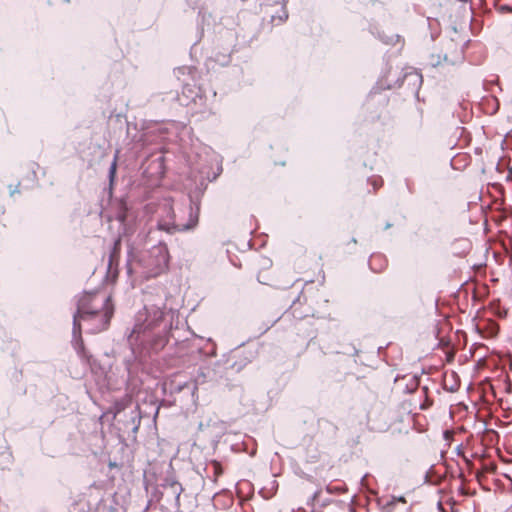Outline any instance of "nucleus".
Instances as JSON below:
<instances>
[{"label":"nucleus","instance_id":"nucleus-13","mask_svg":"<svg viewBox=\"0 0 512 512\" xmlns=\"http://www.w3.org/2000/svg\"><path fill=\"white\" fill-rule=\"evenodd\" d=\"M431 64H432V66H437V65L440 64V62L439 61H436V62L432 61Z\"/></svg>","mask_w":512,"mask_h":512},{"label":"nucleus","instance_id":"nucleus-6","mask_svg":"<svg viewBox=\"0 0 512 512\" xmlns=\"http://www.w3.org/2000/svg\"><path fill=\"white\" fill-rule=\"evenodd\" d=\"M164 488L166 490H168L175 498V501L178 503L179 502V498H180V495L182 493V486L174 481V480H169L167 479L166 480V483L164 485Z\"/></svg>","mask_w":512,"mask_h":512},{"label":"nucleus","instance_id":"nucleus-1","mask_svg":"<svg viewBox=\"0 0 512 512\" xmlns=\"http://www.w3.org/2000/svg\"><path fill=\"white\" fill-rule=\"evenodd\" d=\"M174 315V311L166 309L164 300L159 299L155 303H150L146 299L143 308L134 317L132 328L126 332L127 342L133 354L142 356L164 348L172 329Z\"/></svg>","mask_w":512,"mask_h":512},{"label":"nucleus","instance_id":"nucleus-7","mask_svg":"<svg viewBox=\"0 0 512 512\" xmlns=\"http://www.w3.org/2000/svg\"><path fill=\"white\" fill-rule=\"evenodd\" d=\"M116 158H117V155L115 156L114 161L112 162V164L109 168V178H110L111 182L113 181L115 174H116V168H117Z\"/></svg>","mask_w":512,"mask_h":512},{"label":"nucleus","instance_id":"nucleus-2","mask_svg":"<svg viewBox=\"0 0 512 512\" xmlns=\"http://www.w3.org/2000/svg\"><path fill=\"white\" fill-rule=\"evenodd\" d=\"M114 313L111 296L105 291L84 292L77 301V311L73 315V347L77 354L85 358L86 353L81 338V329L89 333L105 330Z\"/></svg>","mask_w":512,"mask_h":512},{"label":"nucleus","instance_id":"nucleus-3","mask_svg":"<svg viewBox=\"0 0 512 512\" xmlns=\"http://www.w3.org/2000/svg\"><path fill=\"white\" fill-rule=\"evenodd\" d=\"M168 262V248L163 242L141 252L138 257V263L144 269L147 277H156L163 273L168 267Z\"/></svg>","mask_w":512,"mask_h":512},{"label":"nucleus","instance_id":"nucleus-12","mask_svg":"<svg viewBox=\"0 0 512 512\" xmlns=\"http://www.w3.org/2000/svg\"><path fill=\"white\" fill-rule=\"evenodd\" d=\"M439 344H440V345H448V344H449V342H448V341H445L444 339H441Z\"/></svg>","mask_w":512,"mask_h":512},{"label":"nucleus","instance_id":"nucleus-9","mask_svg":"<svg viewBox=\"0 0 512 512\" xmlns=\"http://www.w3.org/2000/svg\"><path fill=\"white\" fill-rule=\"evenodd\" d=\"M489 324H490L489 335L493 336L497 332V326L493 322H491V321H489Z\"/></svg>","mask_w":512,"mask_h":512},{"label":"nucleus","instance_id":"nucleus-19","mask_svg":"<svg viewBox=\"0 0 512 512\" xmlns=\"http://www.w3.org/2000/svg\"><path fill=\"white\" fill-rule=\"evenodd\" d=\"M480 365V360H477L476 361V366H479Z\"/></svg>","mask_w":512,"mask_h":512},{"label":"nucleus","instance_id":"nucleus-5","mask_svg":"<svg viewBox=\"0 0 512 512\" xmlns=\"http://www.w3.org/2000/svg\"><path fill=\"white\" fill-rule=\"evenodd\" d=\"M407 85L412 91L417 94L420 86L422 85V75L416 70L410 68L405 72L403 80L399 83V86Z\"/></svg>","mask_w":512,"mask_h":512},{"label":"nucleus","instance_id":"nucleus-14","mask_svg":"<svg viewBox=\"0 0 512 512\" xmlns=\"http://www.w3.org/2000/svg\"><path fill=\"white\" fill-rule=\"evenodd\" d=\"M372 184H373L374 189H376V188H377V180H374V181L372 182Z\"/></svg>","mask_w":512,"mask_h":512},{"label":"nucleus","instance_id":"nucleus-18","mask_svg":"<svg viewBox=\"0 0 512 512\" xmlns=\"http://www.w3.org/2000/svg\"><path fill=\"white\" fill-rule=\"evenodd\" d=\"M15 192H16V189L15 190H11L10 194L13 195Z\"/></svg>","mask_w":512,"mask_h":512},{"label":"nucleus","instance_id":"nucleus-4","mask_svg":"<svg viewBox=\"0 0 512 512\" xmlns=\"http://www.w3.org/2000/svg\"><path fill=\"white\" fill-rule=\"evenodd\" d=\"M165 210H167V217H163L158 221L157 227L159 230L165 231L169 234L175 232H183L194 229L198 224V215H199V205L195 204L193 206L192 201H190L189 211H188V221L180 222L176 220L174 215V211L170 205V203L164 204Z\"/></svg>","mask_w":512,"mask_h":512},{"label":"nucleus","instance_id":"nucleus-11","mask_svg":"<svg viewBox=\"0 0 512 512\" xmlns=\"http://www.w3.org/2000/svg\"><path fill=\"white\" fill-rule=\"evenodd\" d=\"M475 477L478 481H480V470L475 471Z\"/></svg>","mask_w":512,"mask_h":512},{"label":"nucleus","instance_id":"nucleus-10","mask_svg":"<svg viewBox=\"0 0 512 512\" xmlns=\"http://www.w3.org/2000/svg\"><path fill=\"white\" fill-rule=\"evenodd\" d=\"M288 18V14L286 11H283V14L279 16V20L281 22L285 21Z\"/></svg>","mask_w":512,"mask_h":512},{"label":"nucleus","instance_id":"nucleus-17","mask_svg":"<svg viewBox=\"0 0 512 512\" xmlns=\"http://www.w3.org/2000/svg\"><path fill=\"white\" fill-rule=\"evenodd\" d=\"M395 38H396V41H397V42H399V41H400V36H399V35H396V36H395Z\"/></svg>","mask_w":512,"mask_h":512},{"label":"nucleus","instance_id":"nucleus-15","mask_svg":"<svg viewBox=\"0 0 512 512\" xmlns=\"http://www.w3.org/2000/svg\"><path fill=\"white\" fill-rule=\"evenodd\" d=\"M397 500H398V501H401V502H405L404 497H399Z\"/></svg>","mask_w":512,"mask_h":512},{"label":"nucleus","instance_id":"nucleus-8","mask_svg":"<svg viewBox=\"0 0 512 512\" xmlns=\"http://www.w3.org/2000/svg\"><path fill=\"white\" fill-rule=\"evenodd\" d=\"M463 59L462 53H459L455 59L450 60L447 55L444 56V61L449 62L452 65L461 62Z\"/></svg>","mask_w":512,"mask_h":512},{"label":"nucleus","instance_id":"nucleus-16","mask_svg":"<svg viewBox=\"0 0 512 512\" xmlns=\"http://www.w3.org/2000/svg\"><path fill=\"white\" fill-rule=\"evenodd\" d=\"M109 466L112 468V467H115V466H116V464H115V463H113V462H110V463H109Z\"/></svg>","mask_w":512,"mask_h":512}]
</instances>
